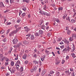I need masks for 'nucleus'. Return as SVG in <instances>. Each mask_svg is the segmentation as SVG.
<instances>
[{
    "label": "nucleus",
    "instance_id": "f257e3e1",
    "mask_svg": "<svg viewBox=\"0 0 76 76\" xmlns=\"http://www.w3.org/2000/svg\"><path fill=\"white\" fill-rule=\"evenodd\" d=\"M31 71L32 72H37V67L35 66H34L33 67V69H31Z\"/></svg>",
    "mask_w": 76,
    "mask_h": 76
},
{
    "label": "nucleus",
    "instance_id": "f03ea898",
    "mask_svg": "<svg viewBox=\"0 0 76 76\" xmlns=\"http://www.w3.org/2000/svg\"><path fill=\"white\" fill-rule=\"evenodd\" d=\"M18 41V40L16 38H15L13 40V42L14 44H15L17 43V42Z\"/></svg>",
    "mask_w": 76,
    "mask_h": 76
},
{
    "label": "nucleus",
    "instance_id": "7ed1b4c3",
    "mask_svg": "<svg viewBox=\"0 0 76 76\" xmlns=\"http://www.w3.org/2000/svg\"><path fill=\"white\" fill-rule=\"evenodd\" d=\"M60 61L59 60H56V61L55 62V64L56 65H58V64H60Z\"/></svg>",
    "mask_w": 76,
    "mask_h": 76
},
{
    "label": "nucleus",
    "instance_id": "20e7f679",
    "mask_svg": "<svg viewBox=\"0 0 76 76\" xmlns=\"http://www.w3.org/2000/svg\"><path fill=\"white\" fill-rule=\"evenodd\" d=\"M45 58V55L43 56L42 57L40 58L41 59V60L43 61H44V60Z\"/></svg>",
    "mask_w": 76,
    "mask_h": 76
},
{
    "label": "nucleus",
    "instance_id": "39448f33",
    "mask_svg": "<svg viewBox=\"0 0 76 76\" xmlns=\"http://www.w3.org/2000/svg\"><path fill=\"white\" fill-rule=\"evenodd\" d=\"M4 7L5 6H4V4H3V2H0V7Z\"/></svg>",
    "mask_w": 76,
    "mask_h": 76
},
{
    "label": "nucleus",
    "instance_id": "423d86ee",
    "mask_svg": "<svg viewBox=\"0 0 76 76\" xmlns=\"http://www.w3.org/2000/svg\"><path fill=\"white\" fill-rule=\"evenodd\" d=\"M72 37L73 38H74V39H76V34H72Z\"/></svg>",
    "mask_w": 76,
    "mask_h": 76
},
{
    "label": "nucleus",
    "instance_id": "0eeeda50",
    "mask_svg": "<svg viewBox=\"0 0 76 76\" xmlns=\"http://www.w3.org/2000/svg\"><path fill=\"white\" fill-rule=\"evenodd\" d=\"M11 73H14V72L16 71V69L15 67H13L11 70Z\"/></svg>",
    "mask_w": 76,
    "mask_h": 76
},
{
    "label": "nucleus",
    "instance_id": "6e6552de",
    "mask_svg": "<svg viewBox=\"0 0 76 76\" xmlns=\"http://www.w3.org/2000/svg\"><path fill=\"white\" fill-rule=\"evenodd\" d=\"M21 45H22V43H20L18 44L17 45H15V47H16V48H18V47H20V46Z\"/></svg>",
    "mask_w": 76,
    "mask_h": 76
},
{
    "label": "nucleus",
    "instance_id": "1a4fd4ad",
    "mask_svg": "<svg viewBox=\"0 0 76 76\" xmlns=\"http://www.w3.org/2000/svg\"><path fill=\"white\" fill-rule=\"evenodd\" d=\"M26 56H27V55L25 54L23 56V59H25V60H26Z\"/></svg>",
    "mask_w": 76,
    "mask_h": 76
},
{
    "label": "nucleus",
    "instance_id": "9d476101",
    "mask_svg": "<svg viewBox=\"0 0 76 76\" xmlns=\"http://www.w3.org/2000/svg\"><path fill=\"white\" fill-rule=\"evenodd\" d=\"M30 39L31 40L34 39H35V37H34V36L33 35H31L30 37Z\"/></svg>",
    "mask_w": 76,
    "mask_h": 76
},
{
    "label": "nucleus",
    "instance_id": "9b49d317",
    "mask_svg": "<svg viewBox=\"0 0 76 76\" xmlns=\"http://www.w3.org/2000/svg\"><path fill=\"white\" fill-rule=\"evenodd\" d=\"M44 15L47 16H49L50 14L49 13H47L46 12H45L44 13Z\"/></svg>",
    "mask_w": 76,
    "mask_h": 76
},
{
    "label": "nucleus",
    "instance_id": "f8f14e48",
    "mask_svg": "<svg viewBox=\"0 0 76 76\" xmlns=\"http://www.w3.org/2000/svg\"><path fill=\"white\" fill-rule=\"evenodd\" d=\"M66 30H67V34L68 35H70L71 34V31L70 30H68L67 29H66Z\"/></svg>",
    "mask_w": 76,
    "mask_h": 76
},
{
    "label": "nucleus",
    "instance_id": "ddd939ff",
    "mask_svg": "<svg viewBox=\"0 0 76 76\" xmlns=\"http://www.w3.org/2000/svg\"><path fill=\"white\" fill-rule=\"evenodd\" d=\"M25 31H27V32H28V31H29V29L28 28V27H24Z\"/></svg>",
    "mask_w": 76,
    "mask_h": 76
},
{
    "label": "nucleus",
    "instance_id": "4468645a",
    "mask_svg": "<svg viewBox=\"0 0 76 76\" xmlns=\"http://www.w3.org/2000/svg\"><path fill=\"white\" fill-rule=\"evenodd\" d=\"M40 35V34H39V32H36L35 34V36H36V37H38V36H39Z\"/></svg>",
    "mask_w": 76,
    "mask_h": 76
},
{
    "label": "nucleus",
    "instance_id": "2eb2a0df",
    "mask_svg": "<svg viewBox=\"0 0 76 76\" xmlns=\"http://www.w3.org/2000/svg\"><path fill=\"white\" fill-rule=\"evenodd\" d=\"M39 34H40V35H42V34H43V31L41 30H39Z\"/></svg>",
    "mask_w": 76,
    "mask_h": 76
},
{
    "label": "nucleus",
    "instance_id": "dca6fc26",
    "mask_svg": "<svg viewBox=\"0 0 76 76\" xmlns=\"http://www.w3.org/2000/svg\"><path fill=\"white\" fill-rule=\"evenodd\" d=\"M23 44L25 45H26L27 44H29V42L27 41H24L23 42Z\"/></svg>",
    "mask_w": 76,
    "mask_h": 76
},
{
    "label": "nucleus",
    "instance_id": "f3484780",
    "mask_svg": "<svg viewBox=\"0 0 76 76\" xmlns=\"http://www.w3.org/2000/svg\"><path fill=\"white\" fill-rule=\"evenodd\" d=\"M45 72H46V70H43L42 73V75H44V74L45 73Z\"/></svg>",
    "mask_w": 76,
    "mask_h": 76
},
{
    "label": "nucleus",
    "instance_id": "a211bd4d",
    "mask_svg": "<svg viewBox=\"0 0 76 76\" xmlns=\"http://www.w3.org/2000/svg\"><path fill=\"white\" fill-rule=\"evenodd\" d=\"M48 9V7L46 6V5H45L43 7V9L45 10L46 9Z\"/></svg>",
    "mask_w": 76,
    "mask_h": 76
},
{
    "label": "nucleus",
    "instance_id": "6ab92c4d",
    "mask_svg": "<svg viewBox=\"0 0 76 76\" xmlns=\"http://www.w3.org/2000/svg\"><path fill=\"white\" fill-rule=\"evenodd\" d=\"M21 27H18V28H17L15 30L17 32H18V31H19V29H21Z\"/></svg>",
    "mask_w": 76,
    "mask_h": 76
},
{
    "label": "nucleus",
    "instance_id": "aec40b11",
    "mask_svg": "<svg viewBox=\"0 0 76 76\" xmlns=\"http://www.w3.org/2000/svg\"><path fill=\"white\" fill-rule=\"evenodd\" d=\"M71 55L72 56V57H74L73 58H74L75 57H76V56L75 57V54L74 53H71Z\"/></svg>",
    "mask_w": 76,
    "mask_h": 76
},
{
    "label": "nucleus",
    "instance_id": "412c9836",
    "mask_svg": "<svg viewBox=\"0 0 76 76\" xmlns=\"http://www.w3.org/2000/svg\"><path fill=\"white\" fill-rule=\"evenodd\" d=\"M30 35H31V34H30L26 35V36L27 37H26L27 39H28V38H29V37H30Z\"/></svg>",
    "mask_w": 76,
    "mask_h": 76
},
{
    "label": "nucleus",
    "instance_id": "4be33fe9",
    "mask_svg": "<svg viewBox=\"0 0 76 76\" xmlns=\"http://www.w3.org/2000/svg\"><path fill=\"white\" fill-rule=\"evenodd\" d=\"M67 48V50H68V51H69L70 50H71V48H70V47H69V46H68L66 47Z\"/></svg>",
    "mask_w": 76,
    "mask_h": 76
},
{
    "label": "nucleus",
    "instance_id": "5701e85b",
    "mask_svg": "<svg viewBox=\"0 0 76 76\" xmlns=\"http://www.w3.org/2000/svg\"><path fill=\"white\" fill-rule=\"evenodd\" d=\"M45 12H44V11H39V13H40V14H41V15H44V13Z\"/></svg>",
    "mask_w": 76,
    "mask_h": 76
},
{
    "label": "nucleus",
    "instance_id": "b1692460",
    "mask_svg": "<svg viewBox=\"0 0 76 76\" xmlns=\"http://www.w3.org/2000/svg\"><path fill=\"white\" fill-rule=\"evenodd\" d=\"M13 33L12 32L10 33V37H12L13 35Z\"/></svg>",
    "mask_w": 76,
    "mask_h": 76
},
{
    "label": "nucleus",
    "instance_id": "393cba45",
    "mask_svg": "<svg viewBox=\"0 0 76 76\" xmlns=\"http://www.w3.org/2000/svg\"><path fill=\"white\" fill-rule=\"evenodd\" d=\"M4 30H2L1 31L0 34H4Z\"/></svg>",
    "mask_w": 76,
    "mask_h": 76
},
{
    "label": "nucleus",
    "instance_id": "a878e982",
    "mask_svg": "<svg viewBox=\"0 0 76 76\" xmlns=\"http://www.w3.org/2000/svg\"><path fill=\"white\" fill-rule=\"evenodd\" d=\"M72 38V37H69V40L70 41H72L73 40V39Z\"/></svg>",
    "mask_w": 76,
    "mask_h": 76
},
{
    "label": "nucleus",
    "instance_id": "bb28decb",
    "mask_svg": "<svg viewBox=\"0 0 76 76\" xmlns=\"http://www.w3.org/2000/svg\"><path fill=\"white\" fill-rule=\"evenodd\" d=\"M63 41H64L65 44H68L69 43V42L67 40Z\"/></svg>",
    "mask_w": 76,
    "mask_h": 76
},
{
    "label": "nucleus",
    "instance_id": "cd10ccee",
    "mask_svg": "<svg viewBox=\"0 0 76 76\" xmlns=\"http://www.w3.org/2000/svg\"><path fill=\"white\" fill-rule=\"evenodd\" d=\"M66 51H67V49L66 48L64 49L63 50V53H65V52H66Z\"/></svg>",
    "mask_w": 76,
    "mask_h": 76
},
{
    "label": "nucleus",
    "instance_id": "c85d7f7f",
    "mask_svg": "<svg viewBox=\"0 0 76 76\" xmlns=\"http://www.w3.org/2000/svg\"><path fill=\"white\" fill-rule=\"evenodd\" d=\"M11 65L12 66H13L14 65V62L12 61L11 63Z\"/></svg>",
    "mask_w": 76,
    "mask_h": 76
},
{
    "label": "nucleus",
    "instance_id": "c756f323",
    "mask_svg": "<svg viewBox=\"0 0 76 76\" xmlns=\"http://www.w3.org/2000/svg\"><path fill=\"white\" fill-rule=\"evenodd\" d=\"M20 70L21 72H23V67H21L20 69Z\"/></svg>",
    "mask_w": 76,
    "mask_h": 76
},
{
    "label": "nucleus",
    "instance_id": "7c9ffc66",
    "mask_svg": "<svg viewBox=\"0 0 76 76\" xmlns=\"http://www.w3.org/2000/svg\"><path fill=\"white\" fill-rule=\"evenodd\" d=\"M26 13H23L22 14L21 16L22 17H24L25 16H26Z\"/></svg>",
    "mask_w": 76,
    "mask_h": 76
},
{
    "label": "nucleus",
    "instance_id": "2f4dec72",
    "mask_svg": "<svg viewBox=\"0 0 76 76\" xmlns=\"http://www.w3.org/2000/svg\"><path fill=\"white\" fill-rule=\"evenodd\" d=\"M56 76H58L60 75V73L58 72H56Z\"/></svg>",
    "mask_w": 76,
    "mask_h": 76
},
{
    "label": "nucleus",
    "instance_id": "473e14b6",
    "mask_svg": "<svg viewBox=\"0 0 76 76\" xmlns=\"http://www.w3.org/2000/svg\"><path fill=\"white\" fill-rule=\"evenodd\" d=\"M63 10V7H60L59 8H58V10L59 11L60 10Z\"/></svg>",
    "mask_w": 76,
    "mask_h": 76
},
{
    "label": "nucleus",
    "instance_id": "72a5a7b5",
    "mask_svg": "<svg viewBox=\"0 0 76 76\" xmlns=\"http://www.w3.org/2000/svg\"><path fill=\"white\" fill-rule=\"evenodd\" d=\"M15 27V28H19V26L18 25H16L14 26Z\"/></svg>",
    "mask_w": 76,
    "mask_h": 76
},
{
    "label": "nucleus",
    "instance_id": "f704fd0d",
    "mask_svg": "<svg viewBox=\"0 0 76 76\" xmlns=\"http://www.w3.org/2000/svg\"><path fill=\"white\" fill-rule=\"evenodd\" d=\"M5 59H6V57H3L2 59H1V61H4V60H5Z\"/></svg>",
    "mask_w": 76,
    "mask_h": 76
},
{
    "label": "nucleus",
    "instance_id": "c9c22d12",
    "mask_svg": "<svg viewBox=\"0 0 76 76\" xmlns=\"http://www.w3.org/2000/svg\"><path fill=\"white\" fill-rule=\"evenodd\" d=\"M33 62L34 64H38V62L37 61H33Z\"/></svg>",
    "mask_w": 76,
    "mask_h": 76
},
{
    "label": "nucleus",
    "instance_id": "e433bc0d",
    "mask_svg": "<svg viewBox=\"0 0 76 76\" xmlns=\"http://www.w3.org/2000/svg\"><path fill=\"white\" fill-rule=\"evenodd\" d=\"M7 49V47H4V50H6Z\"/></svg>",
    "mask_w": 76,
    "mask_h": 76
},
{
    "label": "nucleus",
    "instance_id": "4c0bfd02",
    "mask_svg": "<svg viewBox=\"0 0 76 76\" xmlns=\"http://www.w3.org/2000/svg\"><path fill=\"white\" fill-rule=\"evenodd\" d=\"M66 20H68L69 21H70V18H69V17H66Z\"/></svg>",
    "mask_w": 76,
    "mask_h": 76
},
{
    "label": "nucleus",
    "instance_id": "58836bf2",
    "mask_svg": "<svg viewBox=\"0 0 76 76\" xmlns=\"http://www.w3.org/2000/svg\"><path fill=\"white\" fill-rule=\"evenodd\" d=\"M22 13V12L20 10V11L19 12V16H20V15H21Z\"/></svg>",
    "mask_w": 76,
    "mask_h": 76
},
{
    "label": "nucleus",
    "instance_id": "ea45409f",
    "mask_svg": "<svg viewBox=\"0 0 76 76\" xmlns=\"http://www.w3.org/2000/svg\"><path fill=\"white\" fill-rule=\"evenodd\" d=\"M17 57L15 58V60H18V55H17Z\"/></svg>",
    "mask_w": 76,
    "mask_h": 76
},
{
    "label": "nucleus",
    "instance_id": "a19ab883",
    "mask_svg": "<svg viewBox=\"0 0 76 76\" xmlns=\"http://www.w3.org/2000/svg\"><path fill=\"white\" fill-rule=\"evenodd\" d=\"M9 64V62H5V66H6L7 65H8Z\"/></svg>",
    "mask_w": 76,
    "mask_h": 76
},
{
    "label": "nucleus",
    "instance_id": "79ce46f5",
    "mask_svg": "<svg viewBox=\"0 0 76 76\" xmlns=\"http://www.w3.org/2000/svg\"><path fill=\"white\" fill-rule=\"evenodd\" d=\"M67 16V15H64L63 17V18L64 19H65V18Z\"/></svg>",
    "mask_w": 76,
    "mask_h": 76
},
{
    "label": "nucleus",
    "instance_id": "37998d69",
    "mask_svg": "<svg viewBox=\"0 0 76 76\" xmlns=\"http://www.w3.org/2000/svg\"><path fill=\"white\" fill-rule=\"evenodd\" d=\"M10 1L11 3H12L14 2V0H10Z\"/></svg>",
    "mask_w": 76,
    "mask_h": 76
},
{
    "label": "nucleus",
    "instance_id": "c03bdc74",
    "mask_svg": "<svg viewBox=\"0 0 76 76\" xmlns=\"http://www.w3.org/2000/svg\"><path fill=\"white\" fill-rule=\"evenodd\" d=\"M6 59L7 60H5V61H6L7 62V61H9L10 60H9V59L7 58H6Z\"/></svg>",
    "mask_w": 76,
    "mask_h": 76
},
{
    "label": "nucleus",
    "instance_id": "a18cd8bd",
    "mask_svg": "<svg viewBox=\"0 0 76 76\" xmlns=\"http://www.w3.org/2000/svg\"><path fill=\"white\" fill-rule=\"evenodd\" d=\"M71 22H75V20L74 19H72L71 20Z\"/></svg>",
    "mask_w": 76,
    "mask_h": 76
},
{
    "label": "nucleus",
    "instance_id": "49530a36",
    "mask_svg": "<svg viewBox=\"0 0 76 76\" xmlns=\"http://www.w3.org/2000/svg\"><path fill=\"white\" fill-rule=\"evenodd\" d=\"M64 47V45H63L60 46V48H61V49H63Z\"/></svg>",
    "mask_w": 76,
    "mask_h": 76
},
{
    "label": "nucleus",
    "instance_id": "de8ad7c7",
    "mask_svg": "<svg viewBox=\"0 0 76 76\" xmlns=\"http://www.w3.org/2000/svg\"><path fill=\"white\" fill-rule=\"evenodd\" d=\"M24 63L25 64H28V61H25Z\"/></svg>",
    "mask_w": 76,
    "mask_h": 76
},
{
    "label": "nucleus",
    "instance_id": "09e8293b",
    "mask_svg": "<svg viewBox=\"0 0 76 76\" xmlns=\"http://www.w3.org/2000/svg\"><path fill=\"white\" fill-rule=\"evenodd\" d=\"M55 21H56V22H57L58 23L60 22L59 20L57 19H55Z\"/></svg>",
    "mask_w": 76,
    "mask_h": 76
},
{
    "label": "nucleus",
    "instance_id": "8fccbe9b",
    "mask_svg": "<svg viewBox=\"0 0 76 76\" xmlns=\"http://www.w3.org/2000/svg\"><path fill=\"white\" fill-rule=\"evenodd\" d=\"M54 72V71H50V74H53Z\"/></svg>",
    "mask_w": 76,
    "mask_h": 76
},
{
    "label": "nucleus",
    "instance_id": "3c124183",
    "mask_svg": "<svg viewBox=\"0 0 76 76\" xmlns=\"http://www.w3.org/2000/svg\"><path fill=\"white\" fill-rule=\"evenodd\" d=\"M14 34H16V33H17V32L16 30H14L12 31Z\"/></svg>",
    "mask_w": 76,
    "mask_h": 76
},
{
    "label": "nucleus",
    "instance_id": "603ef678",
    "mask_svg": "<svg viewBox=\"0 0 76 76\" xmlns=\"http://www.w3.org/2000/svg\"><path fill=\"white\" fill-rule=\"evenodd\" d=\"M51 35V33H48V37H50Z\"/></svg>",
    "mask_w": 76,
    "mask_h": 76
},
{
    "label": "nucleus",
    "instance_id": "864d4df0",
    "mask_svg": "<svg viewBox=\"0 0 76 76\" xmlns=\"http://www.w3.org/2000/svg\"><path fill=\"white\" fill-rule=\"evenodd\" d=\"M57 41H58L59 42H60V41H61V39L60 38H58L57 40Z\"/></svg>",
    "mask_w": 76,
    "mask_h": 76
},
{
    "label": "nucleus",
    "instance_id": "5fc2aeb1",
    "mask_svg": "<svg viewBox=\"0 0 76 76\" xmlns=\"http://www.w3.org/2000/svg\"><path fill=\"white\" fill-rule=\"evenodd\" d=\"M9 11V10H7L6 11L4 12V13H7V12H8Z\"/></svg>",
    "mask_w": 76,
    "mask_h": 76
},
{
    "label": "nucleus",
    "instance_id": "6e6d98bb",
    "mask_svg": "<svg viewBox=\"0 0 76 76\" xmlns=\"http://www.w3.org/2000/svg\"><path fill=\"white\" fill-rule=\"evenodd\" d=\"M17 63L18 64H20V61H18L17 62Z\"/></svg>",
    "mask_w": 76,
    "mask_h": 76
},
{
    "label": "nucleus",
    "instance_id": "4d7b16f0",
    "mask_svg": "<svg viewBox=\"0 0 76 76\" xmlns=\"http://www.w3.org/2000/svg\"><path fill=\"white\" fill-rule=\"evenodd\" d=\"M9 31H10V30H9V29H8L7 30V34H9Z\"/></svg>",
    "mask_w": 76,
    "mask_h": 76
},
{
    "label": "nucleus",
    "instance_id": "13d9d810",
    "mask_svg": "<svg viewBox=\"0 0 76 76\" xmlns=\"http://www.w3.org/2000/svg\"><path fill=\"white\" fill-rule=\"evenodd\" d=\"M26 9V7H24V8L23 9V10H24V11H25Z\"/></svg>",
    "mask_w": 76,
    "mask_h": 76
},
{
    "label": "nucleus",
    "instance_id": "bf43d9fd",
    "mask_svg": "<svg viewBox=\"0 0 76 76\" xmlns=\"http://www.w3.org/2000/svg\"><path fill=\"white\" fill-rule=\"evenodd\" d=\"M72 76H75V74H74V72H73V73H72Z\"/></svg>",
    "mask_w": 76,
    "mask_h": 76
},
{
    "label": "nucleus",
    "instance_id": "052dcab7",
    "mask_svg": "<svg viewBox=\"0 0 76 76\" xmlns=\"http://www.w3.org/2000/svg\"><path fill=\"white\" fill-rule=\"evenodd\" d=\"M70 71H71V72H73V69L70 68Z\"/></svg>",
    "mask_w": 76,
    "mask_h": 76
},
{
    "label": "nucleus",
    "instance_id": "680f3d73",
    "mask_svg": "<svg viewBox=\"0 0 76 76\" xmlns=\"http://www.w3.org/2000/svg\"><path fill=\"white\" fill-rule=\"evenodd\" d=\"M65 62V61L64 60H63L62 61V64H64V62Z\"/></svg>",
    "mask_w": 76,
    "mask_h": 76
},
{
    "label": "nucleus",
    "instance_id": "e2e57ef3",
    "mask_svg": "<svg viewBox=\"0 0 76 76\" xmlns=\"http://www.w3.org/2000/svg\"><path fill=\"white\" fill-rule=\"evenodd\" d=\"M39 65L40 66H41V65H42V63H41V61H39Z\"/></svg>",
    "mask_w": 76,
    "mask_h": 76
},
{
    "label": "nucleus",
    "instance_id": "0e129e2a",
    "mask_svg": "<svg viewBox=\"0 0 76 76\" xmlns=\"http://www.w3.org/2000/svg\"><path fill=\"white\" fill-rule=\"evenodd\" d=\"M65 73L67 74L69 73V70H68V71H66Z\"/></svg>",
    "mask_w": 76,
    "mask_h": 76
},
{
    "label": "nucleus",
    "instance_id": "69168bd1",
    "mask_svg": "<svg viewBox=\"0 0 76 76\" xmlns=\"http://www.w3.org/2000/svg\"><path fill=\"white\" fill-rule=\"evenodd\" d=\"M56 42V41L55 40H54L53 41V44H55Z\"/></svg>",
    "mask_w": 76,
    "mask_h": 76
},
{
    "label": "nucleus",
    "instance_id": "338daca9",
    "mask_svg": "<svg viewBox=\"0 0 76 76\" xmlns=\"http://www.w3.org/2000/svg\"><path fill=\"white\" fill-rule=\"evenodd\" d=\"M5 2L6 3H9V1L8 0H6Z\"/></svg>",
    "mask_w": 76,
    "mask_h": 76
},
{
    "label": "nucleus",
    "instance_id": "774afa93",
    "mask_svg": "<svg viewBox=\"0 0 76 76\" xmlns=\"http://www.w3.org/2000/svg\"><path fill=\"white\" fill-rule=\"evenodd\" d=\"M69 58V57L68 56H67L66 58V60H68V59Z\"/></svg>",
    "mask_w": 76,
    "mask_h": 76
}]
</instances>
